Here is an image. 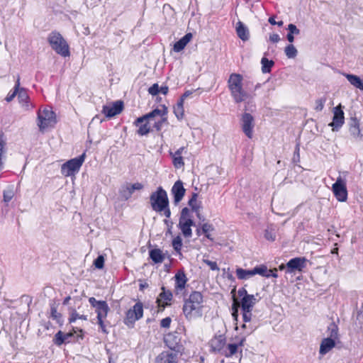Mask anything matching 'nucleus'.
Masks as SVG:
<instances>
[{
    "label": "nucleus",
    "mask_w": 363,
    "mask_h": 363,
    "mask_svg": "<svg viewBox=\"0 0 363 363\" xmlns=\"http://www.w3.org/2000/svg\"><path fill=\"white\" fill-rule=\"evenodd\" d=\"M256 298L254 295L245 294L241 299L240 303L235 301L233 303L234 311L232 313L235 319H237L238 317V306H240L242 311L252 310L256 303Z\"/></svg>",
    "instance_id": "12"
},
{
    "label": "nucleus",
    "mask_w": 363,
    "mask_h": 363,
    "mask_svg": "<svg viewBox=\"0 0 363 363\" xmlns=\"http://www.w3.org/2000/svg\"><path fill=\"white\" fill-rule=\"evenodd\" d=\"M174 113L178 119L183 118L184 110V102H182V101H178L177 105L174 107Z\"/></svg>",
    "instance_id": "37"
},
{
    "label": "nucleus",
    "mask_w": 363,
    "mask_h": 363,
    "mask_svg": "<svg viewBox=\"0 0 363 363\" xmlns=\"http://www.w3.org/2000/svg\"><path fill=\"white\" fill-rule=\"evenodd\" d=\"M262 63V71L263 73H269L271 71L272 67L274 62L272 60H269L266 57H263L261 60Z\"/></svg>",
    "instance_id": "36"
},
{
    "label": "nucleus",
    "mask_w": 363,
    "mask_h": 363,
    "mask_svg": "<svg viewBox=\"0 0 363 363\" xmlns=\"http://www.w3.org/2000/svg\"><path fill=\"white\" fill-rule=\"evenodd\" d=\"M162 291L159 294L157 298V303L159 307L164 308L169 304L172 298V294L170 291H166L165 288L162 287Z\"/></svg>",
    "instance_id": "22"
},
{
    "label": "nucleus",
    "mask_w": 363,
    "mask_h": 363,
    "mask_svg": "<svg viewBox=\"0 0 363 363\" xmlns=\"http://www.w3.org/2000/svg\"><path fill=\"white\" fill-rule=\"evenodd\" d=\"M349 82L355 88L363 91V79L352 74H343Z\"/></svg>",
    "instance_id": "29"
},
{
    "label": "nucleus",
    "mask_w": 363,
    "mask_h": 363,
    "mask_svg": "<svg viewBox=\"0 0 363 363\" xmlns=\"http://www.w3.org/2000/svg\"><path fill=\"white\" fill-rule=\"evenodd\" d=\"M243 324L242 328L246 329L247 333H251L254 330L255 327L251 324L252 318V310L242 311Z\"/></svg>",
    "instance_id": "23"
},
{
    "label": "nucleus",
    "mask_w": 363,
    "mask_h": 363,
    "mask_svg": "<svg viewBox=\"0 0 363 363\" xmlns=\"http://www.w3.org/2000/svg\"><path fill=\"white\" fill-rule=\"evenodd\" d=\"M77 319L86 320L87 316L86 315H79L76 311V310L73 308H69V323H74Z\"/></svg>",
    "instance_id": "35"
},
{
    "label": "nucleus",
    "mask_w": 363,
    "mask_h": 363,
    "mask_svg": "<svg viewBox=\"0 0 363 363\" xmlns=\"http://www.w3.org/2000/svg\"><path fill=\"white\" fill-rule=\"evenodd\" d=\"M228 86L235 103H241L249 97V94L242 88V76L233 73L230 75Z\"/></svg>",
    "instance_id": "4"
},
{
    "label": "nucleus",
    "mask_w": 363,
    "mask_h": 363,
    "mask_svg": "<svg viewBox=\"0 0 363 363\" xmlns=\"http://www.w3.org/2000/svg\"><path fill=\"white\" fill-rule=\"evenodd\" d=\"M306 262L307 259L305 257H296L290 259L286 264L287 272H301L306 267Z\"/></svg>",
    "instance_id": "17"
},
{
    "label": "nucleus",
    "mask_w": 363,
    "mask_h": 363,
    "mask_svg": "<svg viewBox=\"0 0 363 363\" xmlns=\"http://www.w3.org/2000/svg\"><path fill=\"white\" fill-rule=\"evenodd\" d=\"M279 40V35L277 33H272L269 35V40L272 43H277Z\"/></svg>",
    "instance_id": "57"
},
{
    "label": "nucleus",
    "mask_w": 363,
    "mask_h": 363,
    "mask_svg": "<svg viewBox=\"0 0 363 363\" xmlns=\"http://www.w3.org/2000/svg\"><path fill=\"white\" fill-rule=\"evenodd\" d=\"M19 86H20V77H18L13 91L12 93H9L7 95V96L6 97V100L8 102L12 101L13 99V98L17 95Z\"/></svg>",
    "instance_id": "45"
},
{
    "label": "nucleus",
    "mask_w": 363,
    "mask_h": 363,
    "mask_svg": "<svg viewBox=\"0 0 363 363\" xmlns=\"http://www.w3.org/2000/svg\"><path fill=\"white\" fill-rule=\"evenodd\" d=\"M17 95L21 103H27L29 96L25 89L19 87Z\"/></svg>",
    "instance_id": "44"
},
{
    "label": "nucleus",
    "mask_w": 363,
    "mask_h": 363,
    "mask_svg": "<svg viewBox=\"0 0 363 363\" xmlns=\"http://www.w3.org/2000/svg\"><path fill=\"white\" fill-rule=\"evenodd\" d=\"M203 297L201 292L193 291L184 300L183 313L188 320L200 318L203 315Z\"/></svg>",
    "instance_id": "1"
},
{
    "label": "nucleus",
    "mask_w": 363,
    "mask_h": 363,
    "mask_svg": "<svg viewBox=\"0 0 363 363\" xmlns=\"http://www.w3.org/2000/svg\"><path fill=\"white\" fill-rule=\"evenodd\" d=\"M197 198L198 194L196 193H193L191 198L189 201V205L191 208L192 211L196 213L197 216L199 217L201 204L200 201H198Z\"/></svg>",
    "instance_id": "32"
},
{
    "label": "nucleus",
    "mask_w": 363,
    "mask_h": 363,
    "mask_svg": "<svg viewBox=\"0 0 363 363\" xmlns=\"http://www.w3.org/2000/svg\"><path fill=\"white\" fill-rule=\"evenodd\" d=\"M192 38L191 33H187L184 37H182L179 40L176 42L174 45V50L175 52L182 51L186 45L190 42Z\"/></svg>",
    "instance_id": "27"
},
{
    "label": "nucleus",
    "mask_w": 363,
    "mask_h": 363,
    "mask_svg": "<svg viewBox=\"0 0 363 363\" xmlns=\"http://www.w3.org/2000/svg\"><path fill=\"white\" fill-rule=\"evenodd\" d=\"M109 311V307L106 301L99 303V306L96 308V313L97 314V320L101 319H106Z\"/></svg>",
    "instance_id": "31"
},
{
    "label": "nucleus",
    "mask_w": 363,
    "mask_h": 363,
    "mask_svg": "<svg viewBox=\"0 0 363 363\" xmlns=\"http://www.w3.org/2000/svg\"><path fill=\"white\" fill-rule=\"evenodd\" d=\"M85 159V153L78 157L69 160L61 167V172L65 177H70L79 172Z\"/></svg>",
    "instance_id": "9"
},
{
    "label": "nucleus",
    "mask_w": 363,
    "mask_h": 363,
    "mask_svg": "<svg viewBox=\"0 0 363 363\" xmlns=\"http://www.w3.org/2000/svg\"><path fill=\"white\" fill-rule=\"evenodd\" d=\"M238 294L241 296H245V294H247V291L245 289H240L238 291Z\"/></svg>",
    "instance_id": "61"
},
{
    "label": "nucleus",
    "mask_w": 363,
    "mask_h": 363,
    "mask_svg": "<svg viewBox=\"0 0 363 363\" xmlns=\"http://www.w3.org/2000/svg\"><path fill=\"white\" fill-rule=\"evenodd\" d=\"M203 262L206 264L209 268L213 271H218L219 267H218V264L216 262L211 261L208 259H203Z\"/></svg>",
    "instance_id": "50"
},
{
    "label": "nucleus",
    "mask_w": 363,
    "mask_h": 363,
    "mask_svg": "<svg viewBox=\"0 0 363 363\" xmlns=\"http://www.w3.org/2000/svg\"><path fill=\"white\" fill-rule=\"evenodd\" d=\"M50 316L52 319L55 320L57 323L61 321L62 315L57 312V308L55 305L51 306Z\"/></svg>",
    "instance_id": "46"
},
{
    "label": "nucleus",
    "mask_w": 363,
    "mask_h": 363,
    "mask_svg": "<svg viewBox=\"0 0 363 363\" xmlns=\"http://www.w3.org/2000/svg\"><path fill=\"white\" fill-rule=\"evenodd\" d=\"M123 108V104L121 101H117L112 104L103 106L102 113L108 118L113 117L120 113Z\"/></svg>",
    "instance_id": "18"
},
{
    "label": "nucleus",
    "mask_w": 363,
    "mask_h": 363,
    "mask_svg": "<svg viewBox=\"0 0 363 363\" xmlns=\"http://www.w3.org/2000/svg\"><path fill=\"white\" fill-rule=\"evenodd\" d=\"M104 320L105 319H101V321L100 320H97V323L99 324V325L100 326V328L101 329L102 332L104 333H108V331L106 330V327L104 324Z\"/></svg>",
    "instance_id": "56"
},
{
    "label": "nucleus",
    "mask_w": 363,
    "mask_h": 363,
    "mask_svg": "<svg viewBox=\"0 0 363 363\" xmlns=\"http://www.w3.org/2000/svg\"><path fill=\"white\" fill-rule=\"evenodd\" d=\"M94 266L97 269H102L104 267V257L102 255L99 256L95 260H94Z\"/></svg>",
    "instance_id": "49"
},
{
    "label": "nucleus",
    "mask_w": 363,
    "mask_h": 363,
    "mask_svg": "<svg viewBox=\"0 0 363 363\" xmlns=\"http://www.w3.org/2000/svg\"><path fill=\"white\" fill-rule=\"evenodd\" d=\"M204 234H205L206 237L208 239H209V240H213V238L211 237V235L209 233H204Z\"/></svg>",
    "instance_id": "64"
},
{
    "label": "nucleus",
    "mask_w": 363,
    "mask_h": 363,
    "mask_svg": "<svg viewBox=\"0 0 363 363\" xmlns=\"http://www.w3.org/2000/svg\"><path fill=\"white\" fill-rule=\"evenodd\" d=\"M235 30L238 37L242 40L246 41L249 39L250 34L248 28L241 21L238 22Z\"/></svg>",
    "instance_id": "28"
},
{
    "label": "nucleus",
    "mask_w": 363,
    "mask_h": 363,
    "mask_svg": "<svg viewBox=\"0 0 363 363\" xmlns=\"http://www.w3.org/2000/svg\"><path fill=\"white\" fill-rule=\"evenodd\" d=\"M56 122L55 114L50 108H45L38 112V125L41 131L52 127Z\"/></svg>",
    "instance_id": "8"
},
{
    "label": "nucleus",
    "mask_w": 363,
    "mask_h": 363,
    "mask_svg": "<svg viewBox=\"0 0 363 363\" xmlns=\"http://www.w3.org/2000/svg\"><path fill=\"white\" fill-rule=\"evenodd\" d=\"M284 52H285L286 55L289 58H294L297 55V53H298L296 48L292 44L287 45L285 48Z\"/></svg>",
    "instance_id": "41"
},
{
    "label": "nucleus",
    "mask_w": 363,
    "mask_h": 363,
    "mask_svg": "<svg viewBox=\"0 0 363 363\" xmlns=\"http://www.w3.org/2000/svg\"><path fill=\"white\" fill-rule=\"evenodd\" d=\"M175 285H174V293L176 295L182 293L185 289L187 278L183 272H178L174 276Z\"/></svg>",
    "instance_id": "20"
},
{
    "label": "nucleus",
    "mask_w": 363,
    "mask_h": 363,
    "mask_svg": "<svg viewBox=\"0 0 363 363\" xmlns=\"http://www.w3.org/2000/svg\"><path fill=\"white\" fill-rule=\"evenodd\" d=\"M202 231L203 233H207L211 231L214 230V228L211 224L209 223H204L201 227Z\"/></svg>",
    "instance_id": "54"
},
{
    "label": "nucleus",
    "mask_w": 363,
    "mask_h": 363,
    "mask_svg": "<svg viewBox=\"0 0 363 363\" xmlns=\"http://www.w3.org/2000/svg\"><path fill=\"white\" fill-rule=\"evenodd\" d=\"M89 301L90 304L95 308L99 306V303L104 302V301H97L94 297L89 298Z\"/></svg>",
    "instance_id": "55"
},
{
    "label": "nucleus",
    "mask_w": 363,
    "mask_h": 363,
    "mask_svg": "<svg viewBox=\"0 0 363 363\" xmlns=\"http://www.w3.org/2000/svg\"><path fill=\"white\" fill-rule=\"evenodd\" d=\"M264 268H260V265L255 267L252 269H244L242 268H238L236 269V276L239 279L246 280L256 274H262L264 272Z\"/></svg>",
    "instance_id": "16"
},
{
    "label": "nucleus",
    "mask_w": 363,
    "mask_h": 363,
    "mask_svg": "<svg viewBox=\"0 0 363 363\" xmlns=\"http://www.w3.org/2000/svg\"><path fill=\"white\" fill-rule=\"evenodd\" d=\"M165 112L166 107L163 106L162 108H155L142 117L138 118L134 122V125L138 128V134L142 136L147 135L150 131L149 121L155 118L157 115H162Z\"/></svg>",
    "instance_id": "5"
},
{
    "label": "nucleus",
    "mask_w": 363,
    "mask_h": 363,
    "mask_svg": "<svg viewBox=\"0 0 363 363\" xmlns=\"http://www.w3.org/2000/svg\"><path fill=\"white\" fill-rule=\"evenodd\" d=\"M269 23L272 25H276L277 24V21H275L274 19V17H270L268 20Z\"/></svg>",
    "instance_id": "62"
},
{
    "label": "nucleus",
    "mask_w": 363,
    "mask_h": 363,
    "mask_svg": "<svg viewBox=\"0 0 363 363\" xmlns=\"http://www.w3.org/2000/svg\"><path fill=\"white\" fill-rule=\"evenodd\" d=\"M160 92L163 94H167L168 92V87L167 86H162L160 88Z\"/></svg>",
    "instance_id": "59"
},
{
    "label": "nucleus",
    "mask_w": 363,
    "mask_h": 363,
    "mask_svg": "<svg viewBox=\"0 0 363 363\" xmlns=\"http://www.w3.org/2000/svg\"><path fill=\"white\" fill-rule=\"evenodd\" d=\"M6 152V139L4 133H1L0 135V157H4Z\"/></svg>",
    "instance_id": "43"
},
{
    "label": "nucleus",
    "mask_w": 363,
    "mask_h": 363,
    "mask_svg": "<svg viewBox=\"0 0 363 363\" xmlns=\"http://www.w3.org/2000/svg\"><path fill=\"white\" fill-rule=\"evenodd\" d=\"M172 247L178 254L181 255V250L182 247V239L179 235H177L173 239Z\"/></svg>",
    "instance_id": "40"
},
{
    "label": "nucleus",
    "mask_w": 363,
    "mask_h": 363,
    "mask_svg": "<svg viewBox=\"0 0 363 363\" xmlns=\"http://www.w3.org/2000/svg\"><path fill=\"white\" fill-rule=\"evenodd\" d=\"M143 189V185L141 183L136 182L134 184L126 183L123 185L120 189V195L124 200L130 199L136 190H141Z\"/></svg>",
    "instance_id": "15"
},
{
    "label": "nucleus",
    "mask_w": 363,
    "mask_h": 363,
    "mask_svg": "<svg viewBox=\"0 0 363 363\" xmlns=\"http://www.w3.org/2000/svg\"><path fill=\"white\" fill-rule=\"evenodd\" d=\"M149 256L155 264L162 263L166 258V255L159 248L150 250Z\"/></svg>",
    "instance_id": "25"
},
{
    "label": "nucleus",
    "mask_w": 363,
    "mask_h": 363,
    "mask_svg": "<svg viewBox=\"0 0 363 363\" xmlns=\"http://www.w3.org/2000/svg\"><path fill=\"white\" fill-rule=\"evenodd\" d=\"M242 339L239 345L228 344L226 345V338L223 335L214 336L209 342L211 351L214 353L220 354L226 357H230L234 355L238 349V346H242L244 342Z\"/></svg>",
    "instance_id": "2"
},
{
    "label": "nucleus",
    "mask_w": 363,
    "mask_h": 363,
    "mask_svg": "<svg viewBox=\"0 0 363 363\" xmlns=\"http://www.w3.org/2000/svg\"><path fill=\"white\" fill-rule=\"evenodd\" d=\"M335 346V340L332 338H324L320 343L319 352L325 355Z\"/></svg>",
    "instance_id": "26"
},
{
    "label": "nucleus",
    "mask_w": 363,
    "mask_h": 363,
    "mask_svg": "<svg viewBox=\"0 0 363 363\" xmlns=\"http://www.w3.org/2000/svg\"><path fill=\"white\" fill-rule=\"evenodd\" d=\"M326 99L325 98H320L315 101V110L316 111H320L323 110Z\"/></svg>",
    "instance_id": "48"
},
{
    "label": "nucleus",
    "mask_w": 363,
    "mask_h": 363,
    "mask_svg": "<svg viewBox=\"0 0 363 363\" xmlns=\"http://www.w3.org/2000/svg\"><path fill=\"white\" fill-rule=\"evenodd\" d=\"M333 121L329 124L333 128V130L335 131L340 128L345 122L344 112L341 104H339L333 108Z\"/></svg>",
    "instance_id": "14"
},
{
    "label": "nucleus",
    "mask_w": 363,
    "mask_h": 363,
    "mask_svg": "<svg viewBox=\"0 0 363 363\" xmlns=\"http://www.w3.org/2000/svg\"><path fill=\"white\" fill-rule=\"evenodd\" d=\"M48 41L57 54L65 57L70 55L69 45L60 33L51 32L48 37Z\"/></svg>",
    "instance_id": "6"
},
{
    "label": "nucleus",
    "mask_w": 363,
    "mask_h": 363,
    "mask_svg": "<svg viewBox=\"0 0 363 363\" xmlns=\"http://www.w3.org/2000/svg\"><path fill=\"white\" fill-rule=\"evenodd\" d=\"M191 94H192V91H185L184 94L181 97V99L179 101H182V102H184V99H186L187 97H189Z\"/></svg>",
    "instance_id": "58"
},
{
    "label": "nucleus",
    "mask_w": 363,
    "mask_h": 363,
    "mask_svg": "<svg viewBox=\"0 0 363 363\" xmlns=\"http://www.w3.org/2000/svg\"><path fill=\"white\" fill-rule=\"evenodd\" d=\"M149 94L152 96H155L160 93V87L157 84H154L152 86H150L148 89Z\"/></svg>",
    "instance_id": "51"
},
{
    "label": "nucleus",
    "mask_w": 363,
    "mask_h": 363,
    "mask_svg": "<svg viewBox=\"0 0 363 363\" xmlns=\"http://www.w3.org/2000/svg\"><path fill=\"white\" fill-rule=\"evenodd\" d=\"M328 330L329 332V337L332 338L334 340H337L338 337V328L335 323H331L328 328Z\"/></svg>",
    "instance_id": "39"
},
{
    "label": "nucleus",
    "mask_w": 363,
    "mask_h": 363,
    "mask_svg": "<svg viewBox=\"0 0 363 363\" xmlns=\"http://www.w3.org/2000/svg\"><path fill=\"white\" fill-rule=\"evenodd\" d=\"M254 117L248 113H244L240 119L242 130L248 138H252L255 128Z\"/></svg>",
    "instance_id": "13"
},
{
    "label": "nucleus",
    "mask_w": 363,
    "mask_h": 363,
    "mask_svg": "<svg viewBox=\"0 0 363 363\" xmlns=\"http://www.w3.org/2000/svg\"><path fill=\"white\" fill-rule=\"evenodd\" d=\"M185 150L184 147H182L178 149L175 152H170V155L172 157V162L175 168L180 169L184 167V162L182 154Z\"/></svg>",
    "instance_id": "24"
},
{
    "label": "nucleus",
    "mask_w": 363,
    "mask_h": 363,
    "mask_svg": "<svg viewBox=\"0 0 363 363\" xmlns=\"http://www.w3.org/2000/svg\"><path fill=\"white\" fill-rule=\"evenodd\" d=\"M148 287V284L147 282H143L140 284V289L143 290L145 288Z\"/></svg>",
    "instance_id": "60"
},
{
    "label": "nucleus",
    "mask_w": 363,
    "mask_h": 363,
    "mask_svg": "<svg viewBox=\"0 0 363 363\" xmlns=\"http://www.w3.org/2000/svg\"><path fill=\"white\" fill-rule=\"evenodd\" d=\"M260 268H264L265 270L262 274H260L261 276L265 277H277V269L274 268L273 269H268L265 265H260Z\"/></svg>",
    "instance_id": "42"
},
{
    "label": "nucleus",
    "mask_w": 363,
    "mask_h": 363,
    "mask_svg": "<svg viewBox=\"0 0 363 363\" xmlns=\"http://www.w3.org/2000/svg\"><path fill=\"white\" fill-rule=\"evenodd\" d=\"M167 113V109L166 108L165 113H164L162 115H157L156 118L157 117H160V119L157 120V121H155V123H154V127L155 128V129L157 130H161L163 124L164 123H167V117H166Z\"/></svg>",
    "instance_id": "38"
},
{
    "label": "nucleus",
    "mask_w": 363,
    "mask_h": 363,
    "mask_svg": "<svg viewBox=\"0 0 363 363\" xmlns=\"http://www.w3.org/2000/svg\"><path fill=\"white\" fill-rule=\"evenodd\" d=\"M143 315V306L141 302L136 303L132 308H130L125 314L124 323L132 328L135 321L140 319Z\"/></svg>",
    "instance_id": "10"
},
{
    "label": "nucleus",
    "mask_w": 363,
    "mask_h": 363,
    "mask_svg": "<svg viewBox=\"0 0 363 363\" xmlns=\"http://www.w3.org/2000/svg\"><path fill=\"white\" fill-rule=\"evenodd\" d=\"M14 196L13 191L11 189H8L4 191L3 196L4 201L6 203L9 202Z\"/></svg>",
    "instance_id": "47"
},
{
    "label": "nucleus",
    "mask_w": 363,
    "mask_h": 363,
    "mask_svg": "<svg viewBox=\"0 0 363 363\" xmlns=\"http://www.w3.org/2000/svg\"><path fill=\"white\" fill-rule=\"evenodd\" d=\"M185 191L186 189L183 186V182L181 180L177 181L172 188V194L174 196V203H177L182 200Z\"/></svg>",
    "instance_id": "21"
},
{
    "label": "nucleus",
    "mask_w": 363,
    "mask_h": 363,
    "mask_svg": "<svg viewBox=\"0 0 363 363\" xmlns=\"http://www.w3.org/2000/svg\"><path fill=\"white\" fill-rule=\"evenodd\" d=\"M350 133L354 138L362 139L363 135L361 134L359 123L355 118L351 120Z\"/></svg>",
    "instance_id": "30"
},
{
    "label": "nucleus",
    "mask_w": 363,
    "mask_h": 363,
    "mask_svg": "<svg viewBox=\"0 0 363 363\" xmlns=\"http://www.w3.org/2000/svg\"><path fill=\"white\" fill-rule=\"evenodd\" d=\"M264 237L268 240L273 241L275 240V234L269 228L265 230Z\"/></svg>",
    "instance_id": "52"
},
{
    "label": "nucleus",
    "mask_w": 363,
    "mask_h": 363,
    "mask_svg": "<svg viewBox=\"0 0 363 363\" xmlns=\"http://www.w3.org/2000/svg\"><path fill=\"white\" fill-rule=\"evenodd\" d=\"M71 299V297L70 296H67L64 301H63V304L64 305H67L69 303V300Z\"/></svg>",
    "instance_id": "63"
},
{
    "label": "nucleus",
    "mask_w": 363,
    "mask_h": 363,
    "mask_svg": "<svg viewBox=\"0 0 363 363\" xmlns=\"http://www.w3.org/2000/svg\"><path fill=\"white\" fill-rule=\"evenodd\" d=\"M172 320L169 317L163 318L160 322V325L164 328H169L171 324Z\"/></svg>",
    "instance_id": "53"
},
{
    "label": "nucleus",
    "mask_w": 363,
    "mask_h": 363,
    "mask_svg": "<svg viewBox=\"0 0 363 363\" xmlns=\"http://www.w3.org/2000/svg\"><path fill=\"white\" fill-rule=\"evenodd\" d=\"M72 336V333H69L64 334L62 331H59L56 333L54 339V342L57 345H61L67 340H69V337Z\"/></svg>",
    "instance_id": "33"
},
{
    "label": "nucleus",
    "mask_w": 363,
    "mask_h": 363,
    "mask_svg": "<svg viewBox=\"0 0 363 363\" xmlns=\"http://www.w3.org/2000/svg\"><path fill=\"white\" fill-rule=\"evenodd\" d=\"M178 355L176 352L167 350L161 352L156 358L155 363H177Z\"/></svg>",
    "instance_id": "19"
},
{
    "label": "nucleus",
    "mask_w": 363,
    "mask_h": 363,
    "mask_svg": "<svg viewBox=\"0 0 363 363\" xmlns=\"http://www.w3.org/2000/svg\"><path fill=\"white\" fill-rule=\"evenodd\" d=\"M194 225L192 216L188 208H184L182 211L179 220L178 227L185 238H189L192 236L191 226Z\"/></svg>",
    "instance_id": "7"
},
{
    "label": "nucleus",
    "mask_w": 363,
    "mask_h": 363,
    "mask_svg": "<svg viewBox=\"0 0 363 363\" xmlns=\"http://www.w3.org/2000/svg\"><path fill=\"white\" fill-rule=\"evenodd\" d=\"M289 33L287 34V40L289 42L292 43L294 41V35H298L300 33V30L297 28V27L294 24H289L288 26Z\"/></svg>",
    "instance_id": "34"
},
{
    "label": "nucleus",
    "mask_w": 363,
    "mask_h": 363,
    "mask_svg": "<svg viewBox=\"0 0 363 363\" xmlns=\"http://www.w3.org/2000/svg\"><path fill=\"white\" fill-rule=\"evenodd\" d=\"M332 191L338 201L344 202L347 199V190L346 181L340 176L337 178L336 182L332 186Z\"/></svg>",
    "instance_id": "11"
},
{
    "label": "nucleus",
    "mask_w": 363,
    "mask_h": 363,
    "mask_svg": "<svg viewBox=\"0 0 363 363\" xmlns=\"http://www.w3.org/2000/svg\"><path fill=\"white\" fill-rule=\"evenodd\" d=\"M152 208L159 213L164 212L167 218H169L171 212L169 206V200L167 192L161 187H158L156 191L152 192L150 197Z\"/></svg>",
    "instance_id": "3"
}]
</instances>
